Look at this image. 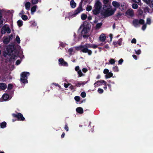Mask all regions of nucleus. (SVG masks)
<instances>
[{
    "mask_svg": "<svg viewBox=\"0 0 153 153\" xmlns=\"http://www.w3.org/2000/svg\"><path fill=\"white\" fill-rule=\"evenodd\" d=\"M92 44L86 43L85 45H80L78 47L80 50L83 53H88V55H91L92 53V51L88 49V48H92Z\"/></svg>",
    "mask_w": 153,
    "mask_h": 153,
    "instance_id": "1",
    "label": "nucleus"
},
{
    "mask_svg": "<svg viewBox=\"0 0 153 153\" xmlns=\"http://www.w3.org/2000/svg\"><path fill=\"white\" fill-rule=\"evenodd\" d=\"M102 7V4L100 0H96L94 7V9L92 10L93 14L95 15L98 14L100 12Z\"/></svg>",
    "mask_w": 153,
    "mask_h": 153,
    "instance_id": "2",
    "label": "nucleus"
},
{
    "mask_svg": "<svg viewBox=\"0 0 153 153\" xmlns=\"http://www.w3.org/2000/svg\"><path fill=\"white\" fill-rule=\"evenodd\" d=\"M144 23L145 21L143 19H140L139 20L135 19L132 21L133 24L135 27H137L139 25V24L143 25L142 27V29L143 30H144L146 27V24H144Z\"/></svg>",
    "mask_w": 153,
    "mask_h": 153,
    "instance_id": "3",
    "label": "nucleus"
},
{
    "mask_svg": "<svg viewBox=\"0 0 153 153\" xmlns=\"http://www.w3.org/2000/svg\"><path fill=\"white\" fill-rule=\"evenodd\" d=\"M16 114L13 113L12 116L13 118H16V119H13L12 121L14 122L16 120L24 121L25 119L23 115L20 113L16 112Z\"/></svg>",
    "mask_w": 153,
    "mask_h": 153,
    "instance_id": "4",
    "label": "nucleus"
},
{
    "mask_svg": "<svg viewBox=\"0 0 153 153\" xmlns=\"http://www.w3.org/2000/svg\"><path fill=\"white\" fill-rule=\"evenodd\" d=\"M30 75L29 72H23L20 75V81L21 82L24 84L27 83V76Z\"/></svg>",
    "mask_w": 153,
    "mask_h": 153,
    "instance_id": "5",
    "label": "nucleus"
},
{
    "mask_svg": "<svg viewBox=\"0 0 153 153\" xmlns=\"http://www.w3.org/2000/svg\"><path fill=\"white\" fill-rule=\"evenodd\" d=\"M82 4L81 2L79 4L78 7L76 9V10L72 14V16H75L77 15L80 12L82 11L83 9L82 8Z\"/></svg>",
    "mask_w": 153,
    "mask_h": 153,
    "instance_id": "6",
    "label": "nucleus"
},
{
    "mask_svg": "<svg viewBox=\"0 0 153 153\" xmlns=\"http://www.w3.org/2000/svg\"><path fill=\"white\" fill-rule=\"evenodd\" d=\"M83 27H86L87 29L89 30H90L91 27V25L89 23V22H88L87 21H84L83 22V24L78 29V31L81 30V29Z\"/></svg>",
    "mask_w": 153,
    "mask_h": 153,
    "instance_id": "7",
    "label": "nucleus"
},
{
    "mask_svg": "<svg viewBox=\"0 0 153 153\" xmlns=\"http://www.w3.org/2000/svg\"><path fill=\"white\" fill-rule=\"evenodd\" d=\"M82 29L81 31V34L84 38H88L89 36L88 35L86 34L89 30L87 29L86 28L83 27L82 28Z\"/></svg>",
    "mask_w": 153,
    "mask_h": 153,
    "instance_id": "8",
    "label": "nucleus"
},
{
    "mask_svg": "<svg viewBox=\"0 0 153 153\" xmlns=\"http://www.w3.org/2000/svg\"><path fill=\"white\" fill-rule=\"evenodd\" d=\"M114 13V11L112 10H109V8H107V10L104 12V14L106 16H108L112 15Z\"/></svg>",
    "mask_w": 153,
    "mask_h": 153,
    "instance_id": "9",
    "label": "nucleus"
},
{
    "mask_svg": "<svg viewBox=\"0 0 153 153\" xmlns=\"http://www.w3.org/2000/svg\"><path fill=\"white\" fill-rule=\"evenodd\" d=\"M59 64L60 65L62 66H68V64L67 62L65 61L64 59L62 58H61L59 59Z\"/></svg>",
    "mask_w": 153,
    "mask_h": 153,
    "instance_id": "10",
    "label": "nucleus"
},
{
    "mask_svg": "<svg viewBox=\"0 0 153 153\" xmlns=\"http://www.w3.org/2000/svg\"><path fill=\"white\" fill-rule=\"evenodd\" d=\"M146 3V4L149 6L153 10V1L151 0H142Z\"/></svg>",
    "mask_w": 153,
    "mask_h": 153,
    "instance_id": "11",
    "label": "nucleus"
},
{
    "mask_svg": "<svg viewBox=\"0 0 153 153\" xmlns=\"http://www.w3.org/2000/svg\"><path fill=\"white\" fill-rule=\"evenodd\" d=\"M6 55L11 56L13 54V51L11 48H7L6 50Z\"/></svg>",
    "mask_w": 153,
    "mask_h": 153,
    "instance_id": "12",
    "label": "nucleus"
},
{
    "mask_svg": "<svg viewBox=\"0 0 153 153\" xmlns=\"http://www.w3.org/2000/svg\"><path fill=\"white\" fill-rule=\"evenodd\" d=\"M7 87L6 84L3 82H0V89L1 90H5Z\"/></svg>",
    "mask_w": 153,
    "mask_h": 153,
    "instance_id": "13",
    "label": "nucleus"
},
{
    "mask_svg": "<svg viewBox=\"0 0 153 153\" xmlns=\"http://www.w3.org/2000/svg\"><path fill=\"white\" fill-rule=\"evenodd\" d=\"M100 40L102 42H104L106 39V37L104 34H102L100 36Z\"/></svg>",
    "mask_w": 153,
    "mask_h": 153,
    "instance_id": "14",
    "label": "nucleus"
},
{
    "mask_svg": "<svg viewBox=\"0 0 153 153\" xmlns=\"http://www.w3.org/2000/svg\"><path fill=\"white\" fill-rule=\"evenodd\" d=\"M112 4L113 6L117 8L119 7L120 5L119 3L116 1H113L112 2Z\"/></svg>",
    "mask_w": 153,
    "mask_h": 153,
    "instance_id": "15",
    "label": "nucleus"
},
{
    "mask_svg": "<svg viewBox=\"0 0 153 153\" xmlns=\"http://www.w3.org/2000/svg\"><path fill=\"white\" fill-rule=\"evenodd\" d=\"M76 111L78 113L82 114L83 112V108L81 107L77 108L76 109Z\"/></svg>",
    "mask_w": 153,
    "mask_h": 153,
    "instance_id": "16",
    "label": "nucleus"
},
{
    "mask_svg": "<svg viewBox=\"0 0 153 153\" xmlns=\"http://www.w3.org/2000/svg\"><path fill=\"white\" fill-rule=\"evenodd\" d=\"M126 13L127 14L131 16H132L134 15V11L132 9L128 10Z\"/></svg>",
    "mask_w": 153,
    "mask_h": 153,
    "instance_id": "17",
    "label": "nucleus"
},
{
    "mask_svg": "<svg viewBox=\"0 0 153 153\" xmlns=\"http://www.w3.org/2000/svg\"><path fill=\"white\" fill-rule=\"evenodd\" d=\"M70 4L71 7L72 8H74L76 6V3L74 2V0H71Z\"/></svg>",
    "mask_w": 153,
    "mask_h": 153,
    "instance_id": "18",
    "label": "nucleus"
},
{
    "mask_svg": "<svg viewBox=\"0 0 153 153\" xmlns=\"http://www.w3.org/2000/svg\"><path fill=\"white\" fill-rule=\"evenodd\" d=\"M9 95L7 94H4L2 96L3 100L5 101L7 100L9 98Z\"/></svg>",
    "mask_w": 153,
    "mask_h": 153,
    "instance_id": "19",
    "label": "nucleus"
},
{
    "mask_svg": "<svg viewBox=\"0 0 153 153\" xmlns=\"http://www.w3.org/2000/svg\"><path fill=\"white\" fill-rule=\"evenodd\" d=\"M113 76V74L111 72H109L106 75H105V77L106 79H108L112 77Z\"/></svg>",
    "mask_w": 153,
    "mask_h": 153,
    "instance_id": "20",
    "label": "nucleus"
},
{
    "mask_svg": "<svg viewBox=\"0 0 153 153\" xmlns=\"http://www.w3.org/2000/svg\"><path fill=\"white\" fill-rule=\"evenodd\" d=\"M102 25V22H100V23H98L97 24L95 27V29L96 30L99 29L100 28H101Z\"/></svg>",
    "mask_w": 153,
    "mask_h": 153,
    "instance_id": "21",
    "label": "nucleus"
},
{
    "mask_svg": "<svg viewBox=\"0 0 153 153\" xmlns=\"http://www.w3.org/2000/svg\"><path fill=\"white\" fill-rule=\"evenodd\" d=\"M106 82L104 80H100L96 82H95L94 84V85L95 86H96V85H98V84H97L99 82H100L101 83H103L104 84H106Z\"/></svg>",
    "mask_w": 153,
    "mask_h": 153,
    "instance_id": "22",
    "label": "nucleus"
},
{
    "mask_svg": "<svg viewBox=\"0 0 153 153\" xmlns=\"http://www.w3.org/2000/svg\"><path fill=\"white\" fill-rule=\"evenodd\" d=\"M7 123L5 122H3L0 123V127L1 128H4L6 127Z\"/></svg>",
    "mask_w": 153,
    "mask_h": 153,
    "instance_id": "23",
    "label": "nucleus"
},
{
    "mask_svg": "<svg viewBox=\"0 0 153 153\" xmlns=\"http://www.w3.org/2000/svg\"><path fill=\"white\" fill-rule=\"evenodd\" d=\"M81 19L82 20H85L87 18L86 14L84 13H82L81 16Z\"/></svg>",
    "mask_w": 153,
    "mask_h": 153,
    "instance_id": "24",
    "label": "nucleus"
},
{
    "mask_svg": "<svg viewBox=\"0 0 153 153\" xmlns=\"http://www.w3.org/2000/svg\"><path fill=\"white\" fill-rule=\"evenodd\" d=\"M30 3L29 2H27L25 4V7L26 9L28 10H29L30 6Z\"/></svg>",
    "mask_w": 153,
    "mask_h": 153,
    "instance_id": "25",
    "label": "nucleus"
},
{
    "mask_svg": "<svg viewBox=\"0 0 153 153\" xmlns=\"http://www.w3.org/2000/svg\"><path fill=\"white\" fill-rule=\"evenodd\" d=\"M36 5H34L31 8V11L32 14H33L36 10Z\"/></svg>",
    "mask_w": 153,
    "mask_h": 153,
    "instance_id": "26",
    "label": "nucleus"
},
{
    "mask_svg": "<svg viewBox=\"0 0 153 153\" xmlns=\"http://www.w3.org/2000/svg\"><path fill=\"white\" fill-rule=\"evenodd\" d=\"M10 39L8 37L4 39L3 40V43L5 44H7L10 42Z\"/></svg>",
    "mask_w": 153,
    "mask_h": 153,
    "instance_id": "27",
    "label": "nucleus"
},
{
    "mask_svg": "<svg viewBox=\"0 0 153 153\" xmlns=\"http://www.w3.org/2000/svg\"><path fill=\"white\" fill-rule=\"evenodd\" d=\"M23 21L21 20H19L17 22L18 25L19 27H20L23 25Z\"/></svg>",
    "mask_w": 153,
    "mask_h": 153,
    "instance_id": "28",
    "label": "nucleus"
},
{
    "mask_svg": "<svg viewBox=\"0 0 153 153\" xmlns=\"http://www.w3.org/2000/svg\"><path fill=\"white\" fill-rule=\"evenodd\" d=\"M5 27L4 26L1 30V32L2 34H4L6 32Z\"/></svg>",
    "mask_w": 153,
    "mask_h": 153,
    "instance_id": "29",
    "label": "nucleus"
},
{
    "mask_svg": "<svg viewBox=\"0 0 153 153\" xmlns=\"http://www.w3.org/2000/svg\"><path fill=\"white\" fill-rule=\"evenodd\" d=\"M113 70L115 72H118L119 71L117 65L113 67Z\"/></svg>",
    "mask_w": 153,
    "mask_h": 153,
    "instance_id": "30",
    "label": "nucleus"
},
{
    "mask_svg": "<svg viewBox=\"0 0 153 153\" xmlns=\"http://www.w3.org/2000/svg\"><path fill=\"white\" fill-rule=\"evenodd\" d=\"M138 4L134 3L132 4V8L134 9H137L138 8Z\"/></svg>",
    "mask_w": 153,
    "mask_h": 153,
    "instance_id": "31",
    "label": "nucleus"
},
{
    "mask_svg": "<svg viewBox=\"0 0 153 153\" xmlns=\"http://www.w3.org/2000/svg\"><path fill=\"white\" fill-rule=\"evenodd\" d=\"M134 3H137L138 5H140L141 4L140 0H131Z\"/></svg>",
    "mask_w": 153,
    "mask_h": 153,
    "instance_id": "32",
    "label": "nucleus"
},
{
    "mask_svg": "<svg viewBox=\"0 0 153 153\" xmlns=\"http://www.w3.org/2000/svg\"><path fill=\"white\" fill-rule=\"evenodd\" d=\"M22 18L23 20L26 21L27 20L28 17L25 15H22Z\"/></svg>",
    "mask_w": 153,
    "mask_h": 153,
    "instance_id": "33",
    "label": "nucleus"
},
{
    "mask_svg": "<svg viewBox=\"0 0 153 153\" xmlns=\"http://www.w3.org/2000/svg\"><path fill=\"white\" fill-rule=\"evenodd\" d=\"M16 40L18 43L19 44L20 43V39L18 35L16 36Z\"/></svg>",
    "mask_w": 153,
    "mask_h": 153,
    "instance_id": "34",
    "label": "nucleus"
},
{
    "mask_svg": "<svg viewBox=\"0 0 153 153\" xmlns=\"http://www.w3.org/2000/svg\"><path fill=\"white\" fill-rule=\"evenodd\" d=\"M110 64L111 65H113L114 64L115 62V60L114 59H111L109 61Z\"/></svg>",
    "mask_w": 153,
    "mask_h": 153,
    "instance_id": "35",
    "label": "nucleus"
},
{
    "mask_svg": "<svg viewBox=\"0 0 153 153\" xmlns=\"http://www.w3.org/2000/svg\"><path fill=\"white\" fill-rule=\"evenodd\" d=\"M92 8V7L91 6V5H88L86 8V10L87 11H89L91 10Z\"/></svg>",
    "mask_w": 153,
    "mask_h": 153,
    "instance_id": "36",
    "label": "nucleus"
},
{
    "mask_svg": "<svg viewBox=\"0 0 153 153\" xmlns=\"http://www.w3.org/2000/svg\"><path fill=\"white\" fill-rule=\"evenodd\" d=\"M122 41V38H120L118 40L117 42L119 45L120 46L121 45Z\"/></svg>",
    "mask_w": 153,
    "mask_h": 153,
    "instance_id": "37",
    "label": "nucleus"
},
{
    "mask_svg": "<svg viewBox=\"0 0 153 153\" xmlns=\"http://www.w3.org/2000/svg\"><path fill=\"white\" fill-rule=\"evenodd\" d=\"M77 72L79 77H81L83 75L81 70H79Z\"/></svg>",
    "mask_w": 153,
    "mask_h": 153,
    "instance_id": "38",
    "label": "nucleus"
},
{
    "mask_svg": "<svg viewBox=\"0 0 153 153\" xmlns=\"http://www.w3.org/2000/svg\"><path fill=\"white\" fill-rule=\"evenodd\" d=\"M6 30V32H7L8 33H10L11 32V30L10 28L8 27H5Z\"/></svg>",
    "mask_w": 153,
    "mask_h": 153,
    "instance_id": "39",
    "label": "nucleus"
},
{
    "mask_svg": "<svg viewBox=\"0 0 153 153\" xmlns=\"http://www.w3.org/2000/svg\"><path fill=\"white\" fill-rule=\"evenodd\" d=\"M38 0H31L32 4H37L38 2Z\"/></svg>",
    "mask_w": 153,
    "mask_h": 153,
    "instance_id": "40",
    "label": "nucleus"
},
{
    "mask_svg": "<svg viewBox=\"0 0 153 153\" xmlns=\"http://www.w3.org/2000/svg\"><path fill=\"white\" fill-rule=\"evenodd\" d=\"M13 85L11 84H9L8 85L7 89L8 90H11L13 88Z\"/></svg>",
    "mask_w": 153,
    "mask_h": 153,
    "instance_id": "41",
    "label": "nucleus"
},
{
    "mask_svg": "<svg viewBox=\"0 0 153 153\" xmlns=\"http://www.w3.org/2000/svg\"><path fill=\"white\" fill-rule=\"evenodd\" d=\"M81 85H82V83L79 82H78L76 83L75 86L77 87H79Z\"/></svg>",
    "mask_w": 153,
    "mask_h": 153,
    "instance_id": "42",
    "label": "nucleus"
},
{
    "mask_svg": "<svg viewBox=\"0 0 153 153\" xmlns=\"http://www.w3.org/2000/svg\"><path fill=\"white\" fill-rule=\"evenodd\" d=\"M151 23V19L149 18H148L147 19L146 24L150 25Z\"/></svg>",
    "mask_w": 153,
    "mask_h": 153,
    "instance_id": "43",
    "label": "nucleus"
},
{
    "mask_svg": "<svg viewBox=\"0 0 153 153\" xmlns=\"http://www.w3.org/2000/svg\"><path fill=\"white\" fill-rule=\"evenodd\" d=\"M98 92L100 94H102L103 92V90L102 88H99L98 90Z\"/></svg>",
    "mask_w": 153,
    "mask_h": 153,
    "instance_id": "44",
    "label": "nucleus"
},
{
    "mask_svg": "<svg viewBox=\"0 0 153 153\" xmlns=\"http://www.w3.org/2000/svg\"><path fill=\"white\" fill-rule=\"evenodd\" d=\"M81 96L82 98H84L86 97V93L85 92H83L81 93Z\"/></svg>",
    "mask_w": 153,
    "mask_h": 153,
    "instance_id": "45",
    "label": "nucleus"
},
{
    "mask_svg": "<svg viewBox=\"0 0 153 153\" xmlns=\"http://www.w3.org/2000/svg\"><path fill=\"white\" fill-rule=\"evenodd\" d=\"M75 100L77 102H79L80 100V97L78 96H76L74 97Z\"/></svg>",
    "mask_w": 153,
    "mask_h": 153,
    "instance_id": "46",
    "label": "nucleus"
},
{
    "mask_svg": "<svg viewBox=\"0 0 153 153\" xmlns=\"http://www.w3.org/2000/svg\"><path fill=\"white\" fill-rule=\"evenodd\" d=\"M135 53L137 55L140 54L141 53V51L140 49L138 50L137 51L135 50Z\"/></svg>",
    "mask_w": 153,
    "mask_h": 153,
    "instance_id": "47",
    "label": "nucleus"
},
{
    "mask_svg": "<svg viewBox=\"0 0 153 153\" xmlns=\"http://www.w3.org/2000/svg\"><path fill=\"white\" fill-rule=\"evenodd\" d=\"M109 72V70L107 69H105L103 71V73L104 74H107Z\"/></svg>",
    "mask_w": 153,
    "mask_h": 153,
    "instance_id": "48",
    "label": "nucleus"
},
{
    "mask_svg": "<svg viewBox=\"0 0 153 153\" xmlns=\"http://www.w3.org/2000/svg\"><path fill=\"white\" fill-rule=\"evenodd\" d=\"M64 128L65 129V130L67 131H68L69 130L68 127L67 125V123L66 124L65 126L64 127Z\"/></svg>",
    "mask_w": 153,
    "mask_h": 153,
    "instance_id": "49",
    "label": "nucleus"
},
{
    "mask_svg": "<svg viewBox=\"0 0 153 153\" xmlns=\"http://www.w3.org/2000/svg\"><path fill=\"white\" fill-rule=\"evenodd\" d=\"M123 62V60L122 59H120L118 62V64H121Z\"/></svg>",
    "mask_w": 153,
    "mask_h": 153,
    "instance_id": "50",
    "label": "nucleus"
},
{
    "mask_svg": "<svg viewBox=\"0 0 153 153\" xmlns=\"http://www.w3.org/2000/svg\"><path fill=\"white\" fill-rule=\"evenodd\" d=\"M121 16V14L119 12L117 13L116 15V17L118 19Z\"/></svg>",
    "mask_w": 153,
    "mask_h": 153,
    "instance_id": "51",
    "label": "nucleus"
},
{
    "mask_svg": "<svg viewBox=\"0 0 153 153\" xmlns=\"http://www.w3.org/2000/svg\"><path fill=\"white\" fill-rule=\"evenodd\" d=\"M2 17V13L1 12V10H0V22H1V24L3 23V22L2 21H1Z\"/></svg>",
    "mask_w": 153,
    "mask_h": 153,
    "instance_id": "52",
    "label": "nucleus"
},
{
    "mask_svg": "<svg viewBox=\"0 0 153 153\" xmlns=\"http://www.w3.org/2000/svg\"><path fill=\"white\" fill-rule=\"evenodd\" d=\"M131 42L132 43H134L136 44V39L134 38H133L131 41Z\"/></svg>",
    "mask_w": 153,
    "mask_h": 153,
    "instance_id": "53",
    "label": "nucleus"
},
{
    "mask_svg": "<svg viewBox=\"0 0 153 153\" xmlns=\"http://www.w3.org/2000/svg\"><path fill=\"white\" fill-rule=\"evenodd\" d=\"M75 86H73L72 85H71L69 87V88L71 90H72L75 89Z\"/></svg>",
    "mask_w": 153,
    "mask_h": 153,
    "instance_id": "54",
    "label": "nucleus"
},
{
    "mask_svg": "<svg viewBox=\"0 0 153 153\" xmlns=\"http://www.w3.org/2000/svg\"><path fill=\"white\" fill-rule=\"evenodd\" d=\"M108 8L107 7V6L106 4H104L103 6V9L104 10H105V11L106 10H107V8Z\"/></svg>",
    "mask_w": 153,
    "mask_h": 153,
    "instance_id": "55",
    "label": "nucleus"
},
{
    "mask_svg": "<svg viewBox=\"0 0 153 153\" xmlns=\"http://www.w3.org/2000/svg\"><path fill=\"white\" fill-rule=\"evenodd\" d=\"M109 1V0H103V2L104 4H107Z\"/></svg>",
    "mask_w": 153,
    "mask_h": 153,
    "instance_id": "56",
    "label": "nucleus"
},
{
    "mask_svg": "<svg viewBox=\"0 0 153 153\" xmlns=\"http://www.w3.org/2000/svg\"><path fill=\"white\" fill-rule=\"evenodd\" d=\"M75 70L76 71H79V66H76L75 68Z\"/></svg>",
    "mask_w": 153,
    "mask_h": 153,
    "instance_id": "57",
    "label": "nucleus"
},
{
    "mask_svg": "<svg viewBox=\"0 0 153 153\" xmlns=\"http://www.w3.org/2000/svg\"><path fill=\"white\" fill-rule=\"evenodd\" d=\"M82 71L84 73H86L88 71V70L86 68H83L82 69Z\"/></svg>",
    "mask_w": 153,
    "mask_h": 153,
    "instance_id": "58",
    "label": "nucleus"
},
{
    "mask_svg": "<svg viewBox=\"0 0 153 153\" xmlns=\"http://www.w3.org/2000/svg\"><path fill=\"white\" fill-rule=\"evenodd\" d=\"M21 63V61L19 60H17L16 62V65H19Z\"/></svg>",
    "mask_w": 153,
    "mask_h": 153,
    "instance_id": "59",
    "label": "nucleus"
},
{
    "mask_svg": "<svg viewBox=\"0 0 153 153\" xmlns=\"http://www.w3.org/2000/svg\"><path fill=\"white\" fill-rule=\"evenodd\" d=\"M97 48V46L95 44H92V48L94 49H96Z\"/></svg>",
    "mask_w": 153,
    "mask_h": 153,
    "instance_id": "60",
    "label": "nucleus"
},
{
    "mask_svg": "<svg viewBox=\"0 0 153 153\" xmlns=\"http://www.w3.org/2000/svg\"><path fill=\"white\" fill-rule=\"evenodd\" d=\"M143 10H140L139 11V14L140 15H141L143 14Z\"/></svg>",
    "mask_w": 153,
    "mask_h": 153,
    "instance_id": "61",
    "label": "nucleus"
},
{
    "mask_svg": "<svg viewBox=\"0 0 153 153\" xmlns=\"http://www.w3.org/2000/svg\"><path fill=\"white\" fill-rule=\"evenodd\" d=\"M132 56L135 59L137 60V56L136 55L133 54L132 55Z\"/></svg>",
    "mask_w": 153,
    "mask_h": 153,
    "instance_id": "62",
    "label": "nucleus"
},
{
    "mask_svg": "<svg viewBox=\"0 0 153 153\" xmlns=\"http://www.w3.org/2000/svg\"><path fill=\"white\" fill-rule=\"evenodd\" d=\"M68 52L71 53L73 51V49L72 48H69L68 50Z\"/></svg>",
    "mask_w": 153,
    "mask_h": 153,
    "instance_id": "63",
    "label": "nucleus"
},
{
    "mask_svg": "<svg viewBox=\"0 0 153 153\" xmlns=\"http://www.w3.org/2000/svg\"><path fill=\"white\" fill-rule=\"evenodd\" d=\"M68 84H66V83H64V86L65 88H67L68 87Z\"/></svg>",
    "mask_w": 153,
    "mask_h": 153,
    "instance_id": "64",
    "label": "nucleus"
}]
</instances>
